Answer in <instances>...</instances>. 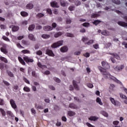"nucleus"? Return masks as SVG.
<instances>
[{"mask_svg":"<svg viewBox=\"0 0 127 127\" xmlns=\"http://www.w3.org/2000/svg\"><path fill=\"white\" fill-rule=\"evenodd\" d=\"M46 54H47V55H49V56H51L52 57H54V56H55V55L53 53V51L49 49L46 50Z\"/></svg>","mask_w":127,"mask_h":127,"instance_id":"obj_6","label":"nucleus"},{"mask_svg":"<svg viewBox=\"0 0 127 127\" xmlns=\"http://www.w3.org/2000/svg\"><path fill=\"white\" fill-rule=\"evenodd\" d=\"M101 34L102 35H105L106 36L110 35V33L106 30L102 31Z\"/></svg>","mask_w":127,"mask_h":127,"instance_id":"obj_25","label":"nucleus"},{"mask_svg":"<svg viewBox=\"0 0 127 127\" xmlns=\"http://www.w3.org/2000/svg\"><path fill=\"white\" fill-rule=\"evenodd\" d=\"M101 22H102L101 21H100L99 20H96L93 21L92 23H93V24H94L95 25H98V24H99V23H101Z\"/></svg>","mask_w":127,"mask_h":127,"instance_id":"obj_34","label":"nucleus"},{"mask_svg":"<svg viewBox=\"0 0 127 127\" xmlns=\"http://www.w3.org/2000/svg\"><path fill=\"white\" fill-rule=\"evenodd\" d=\"M6 114L7 115H8V116H10V117H12V116H13V114H12V113H11L9 111H6Z\"/></svg>","mask_w":127,"mask_h":127,"instance_id":"obj_49","label":"nucleus"},{"mask_svg":"<svg viewBox=\"0 0 127 127\" xmlns=\"http://www.w3.org/2000/svg\"><path fill=\"white\" fill-rule=\"evenodd\" d=\"M43 16H44V14H43L42 13H38L36 15V17L37 18H41V17H43Z\"/></svg>","mask_w":127,"mask_h":127,"instance_id":"obj_24","label":"nucleus"},{"mask_svg":"<svg viewBox=\"0 0 127 127\" xmlns=\"http://www.w3.org/2000/svg\"><path fill=\"white\" fill-rule=\"evenodd\" d=\"M34 28H35V25L34 24H32L30 25L29 27H28V30L29 31H32V30H33L34 29Z\"/></svg>","mask_w":127,"mask_h":127,"instance_id":"obj_22","label":"nucleus"},{"mask_svg":"<svg viewBox=\"0 0 127 127\" xmlns=\"http://www.w3.org/2000/svg\"><path fill=\"white\" fill-rule=\"evenodd\" d=\"M21 53H23V54H30V51L28 50H23L21 51Z\"/></svg>","mask_w":127,"mask_h":127,"instance_id":"obj_31","label":"nucleus"},{"mask_svg":"<svg viewBox=\"0 0 127 127\" xmlns=\"http://www.w3.org/2000/svg\"><path fill=\"white\" fill-rule=\"evenodd\" d=\"M69 108H70V109H78V107L73 103H70L69 105Z\"/></svg>","mask_w":127,"mask_h":127,"instance_id":"obj_20","label":"nucleus"},{"mask_svg":"<svg viewBox=\"0 0 127 127\" xmlns=\"http://www.w3.org/2000/svg\"><path fill=\"white\" fill-rule=\"evenodd\" d=\"M64 41L63 40L59 41L56 43H54L51 45L52 48H58L60 46H62L63 45Z\"/></svg>","mask_w":127,"mask_h":127,"instance_id":"obj_2","label":"nucleus"},{"mask_svg":"<svg viewBox=\"0 0 127 127\" xmlns=\"http://www.w3.org/2000/svg\"><path fill=\"white\" fill-rule=\"evenodd\" d=\"M28 23V22L27 20H24L22 22V25H27V24Z\"/></svg>","mask_w":127,"mask_h":127,"instance_id":"obj_50","label":"nucleus"},{"mask_svg":"<svg viewBox=\"0 0 127 127\" xmlns=\"http://www.w3.org/2000/svg\"><path fill=\"white\" fill-rule=\"evenodd\" d=\"M42 38H44V39H47V38H50V35H48V34H43L42 35Z\"/></svg>","mask_w":127,"mask_h":127,"instance_id":"obj_27","label":"nucleus"},{"mask_svg":"<svg viewBox=\"0 0 127 127\" xmlns=\"http://www.w3.org/2000/svg\"><path fill=\"white\" fill-rule=\"evenodd\" d=\"M43 29L45 31H50L53 30V28L50 26H45L43 27Z\"/></svg>","mask_w":127,"mask_h":127,"instance_id":"obj_11","label":"nucleus"},{"mask_svg":"<svg viewBox=\"0 0 127 127\" xmlns=\"http://www.w3.org/2000/svg\"><path fill=\"white\" fill-rule=\"evenodd\" d=\"M49 88L50 90H52V91H55V90H56V88H55V87L53 85H49Z\"/></svg>","mask_w":127,"mask_h":127,"instance_id":"obj_42","label":"nucleus"},{"mask_svg":"<svg viewBox=\"0 0 127 127\" xmlns=\"http://www.w3.org/2000/svg\"><path fill=\"white\" fill-rule=\"evenodd\" d=\"M44 101L46 103H50V99H49V98H46L44 99Z\"/></svg>","mask_w":127,"mask_h":127,"instance_id":"obj_62","label":"nucleus"},{"mask_svg":"<svg viewBox=\"0 0 127 127\" xmlns=\"http://www.w3.org/2000/svg\"><path fill=\"white\" fill-rule=\"evenodd\" d=\"M37 55H42V52L41 51H38L36 52Z\"/></svg>","mask_w":127,"mask_h":127,"instance_id":"obj_64","label":"nucleus"},{"mask_svg":"<svg viewBox=\"0 0 127 127\" xmlns=\"http://www.w3.org/2000/svg\"><path fill=\"white\" fill-rule=\"evenodd\" d=\"M93 47L94 48H95V49H98L99 48V45L96 44L93 45Z\"/></svg>","mask_w":127,"mask_h":127,"instance_id":"obj_61","label":"nucleus"},{"mask_svg":"<svg viewBox=\"0 0 127 127\" xmlns=\"http://www.w3.org/2000/svg\"><path fill=\"white\" fill-rule=\"evenodd\" d=\"M7 73L8 75V76H9V77H14L13 76V73H12V72H11L10 71L7 70Z\"/></svg>","mask_w":127,"mask_h":127,"instance_id":"obj_41","label":"nucleus"},{"mask_svg":"<svg viewBox=\"0 0 127 127\" xmlns=\"http://www.w3.org/2000/svg\"><path fill=\"white\" fill-rule=\"evenodd\" d=\"M0 60L1 61H2L3 62H4V63H7V59H6L5 58L0 57Z\"/></svg>","mask_w":127,"mask_h":127,"instance_id":"obj_33","label":"nucleus"},{"mask_svg":"<svg viewBox=\"0 0 127 127\" xmlns=\"http://www.w3.org/2000/svg\"><path fill=\"white\" fill-rule=\"evenodd\" d=\"M68 47L65 46L61 48L60 51L62 53H65V52H67L68 51Z\"/></svg>","mask_w":127,"mask_h":127,"instance_id":"obj_10","label":"nucleus"},{"mask_svg":"<svg viewBox=\"0 0 127 127\" xmlns=\"http://www.w3.org/2000/svg\"><path fill=\"white\" fill-rule=\"evenodd\" d=\"M22 43H23V44H24L25 45H29V44L28 43V42H27L26 40H23L22 41Z\"/></svg>","mask_w":127,"mask_h":127,"instance_id":"obj_48","label":"nucleus"},{"mask_svg":"<svg viewBox=\"0 0 127 127\" xmlns=\"http://www.w3.org/2000/svg\"><path fill=\"white\" fill-rule=\"evenodd\" d=\"M38 67H40V68H41L42 69H45V68L46 69L47 68V65L42 64L40 62L38 63Z\"/></svg>","mask_w":127,"mask_h":127,"instance_id":"obj_17","label":"nucleus"},{"mask_svg":"<svg viewBox=\"0 0 127 127\" xmlns=\"http://www.w3.org/2000/svg\"><path fill=\"white\" fill-rule=\"evenodd\" d=\"M117 23L119 25H120V26H123V27H127V23L124 21H118Z\"/></svg>","mask_w":127,"mask_h":127,"instance_id":"obj_12","label":"nucleus"},{"mask_svg":"<svg viewBox=\"0 0 127 127\" xmlns=\"http://www.w3.org/2000/svg\"><path fill=\"white\" fill-rule=\"evenodd\" d=\"M23 80L24 81V82H25V83H27V84H30V82H29V80H27V79H26L25 77L23 78Z\"/></svg>","mask_w":127,"mask_h":127,"instance_id":"obj_56","label":"nucleus"},{"mask_svg":"<svg viewBox=\"0 0 127 127\" xmlns=\"http://www.w3.org/2000/svg\"><path fill=\"white\" fill-rule=\"evenodd\" d=\"M109 100L111 102L112 104L114 105V106H115V107H120V106H121V103L118 101L116 100L115 98L110 97Z\"/></svg>","mask_w":127,"mask_h":127,"instance_id":"obj_3","label":"nucleus"},{"mask_svg":"<svg viewBox=\"0 0 127 127\" xmlns=\"http://www.w3.org/2000/svg\"><path fill=\"white\" fill-rule=\"evenodd\" d=\"M86 126H87V127H95V126L91 125V124L89 123H86Z\"/></svg>","mask_w":127,"mask_h":127,"instance_id":"obj_63","label":"nucleus"},{"mask_svg":"<svg viewBox=\"0 0 127 127\" xmlns=\"http://www.w3.org/2000/svg\"><path fill=\"white\" fill-rule=\"evenodd\" d=\"M2 39H3V40H5V41H7L8 42H10V40H9V39H8V38L6 37L5 36H3L2 37Z\"/></svg>","mask_w":127,"mask_h":127,"instance_id":"obj_38","label":"nucleus"},{"mask_svg":"<svg viewBox=\"0 0 127 127\" xmlns=\"http://www.w3.org/2000/svg\"><path fill=\"white\" fill-rule=\"evenodd\" d=\"M104 68L105 69H110V65H109V64L107 63L105 66H104Z\"/></svg>","mask_w":127,"mask_h":127,"instance_id":"obj_57","label":"nucleus"},{"mask_svg":"<svg viewBox=\"0 0 127 127\" xmlns=\"http://www.w3.org/2000/svg\"><path fill=\"white\" fill-rule=\"evenodd\" d=\"M62 34H63V33H62V32H59L56 33L54 34V37H55V38H58V37H59V36H61Z\"/></svg>","mask_w":127,"mask_h":127,"instance_id":"obj_18","label":"nucleus"},{"mask_svg":"<svg viewBox=\"0 0 127 127\" xmlns=\"http://www.w3.org/2000/svg\"><path fill=\"white\" fill-rule=\"evenodd\" d=\"M113 68L115 71H118V72H121L123 71L124 68H125V65L121 64L117 66L113 65Z\"/></svg>","mask_w":127,"mask_h":127,"instance_id":"obj_4","label":"nucleus"},{"mask_svg":"<svg viewBox=\"0 0 127 127\" xmlns=\"http://www.w3.org/2000/svg\"><path fill=\"white\" fill-rule=\"evenodd\" d=\"M100 114H101V115H103V116H104V117H109V114H108L107 112L104 111H101Z\"/></svg>","mask_w":127,"mask_h":127,"instance_id":"obj_32","label":"nucleus"},{"mask_svg":"<svg viewBox=\"0 0 127 127\" xmlns=\"http://www.w3.org/2000/svg\"><path fill=\"white\" fill-rule=\"evenodd\" d=\"M21 15L22 16H27V15H28V13L25 11L21 12Z\"/></svg>","mask_w":127,"mask_h":127,"instance_id":"obj_40","label":"nucleus"},{"mask_svg":"<svg viewBox=\"0 0 127 127\" xmlns=\"http://www.w3.org/2000/svg\"><path fill=\"white\" fill-rule=\"evenodd\" d=\"M80 54H81V52L80 51H76L75 52H74V55H76L77 56L80 55Z\"/></svg>","mask_w":127,"mask_h":127,"instance_id":"obj_55","label":"nucleus"},{"mask_svg":"<svg viewBox=\"0 0 127 127\" xmlns=\"http://www.w3.org/2000/svg\"><path fill=\"white\" fill-rule=\"evenodd\" d=\"M67 114L69 117H73V116H75L76 115V113L73 111H68Z\"/></svg>","mask_w":127,"mask_h":127,"instance_id":"obj_28","label":"nucleus"},{"mask_svg":"<svg viewBox=\"0 0 127 127\" xmlns=\"http://www.w3.org/2000/svg\"><path fill=\"white\" fill-rule=\"evenodd\" d=\"M10 28H12V31H17L19 29V27L17 26H10Z\"/></svg>","mask_w":127,"mask_h":127,"instance_id":"obj_14","label":"nucleus"},{"mask_svg":"<svg viewBox=\"0 0 127 127\" xmlns=\"http://www.w3.org/2000/svg\"><path fill=\"white\" fill-rule=\"evenodd\" d=\"M98 69L99 70H100V72H101L102 74L104 75L105 79L114 81V82L118 83L119 84L121 83V81L120 80H118L116 77L112 75L111 73H110V72L106 71V69H105V68L102 67L101 66H99Z\"/></svg>","mask_w":127,"mask_h":127,"instance_id":"obj_1","label":"nucleus"},{"mask_svg":"<svg viewBox=\"0 0 127 127\" xmlns=\"http://www.w3.org/2000/svg\"><path fill=\"white\" fill-rule=\"evenodd\" d=\"M0 51L1 52H3L4 54H7V51H6L5 49H3V48H1Z\"/></svg>","mask_w":127,"mask_h":127,"instance_id":"obj_45","label":"nucleus"},{"mask_svg":"<svg viewBox=\"0 0 127 127\" xmlns=\"http://www.w3.org/2000/svg\"><path fill=\"white\" fill-rule=\"evenodd\" d=\"M111 55H112L114 58H116V59L118 60L120 59V56H119V55H118L117 54H112Z\"/></svg>","mask_w":127,"mask_h":127,"instance_id":"obj_35","label":"nucleus"},{"mask_svg":"<svg viewBox=\"0 0 127 127\" xmlns=\"http://www.w3.org/2000/svg\"><path fill=\"white\" fill-rule=\"evenodd\" d=\"M65 36H67V37H74V34L67 33L65 34Z\"/></svg>","mask_w":127,"mask_h":127,"instance_id":"obj_39","label":"nucleus"},{"mask_svg":"<svg viewBox=\"0 0 127 127\" xmlns=\"http://www.w3.org/2000/svg\"><path fill=\"white\" fill-rule=\"evenodd\" d=\"M10 104L12 108H13V109H16V108H17V106H16V104H15V102L13 99H11L10 100Z\"/></svg>","mask_w":127,"mask_h":127,"instance_id":"obj_8","label":"nucleus"},{"mask_svg":"<svg viewBox=\"0 0 127 127\" xmlns=\"http://www.w3.org/2000/svg\"><path fill=\"white\" fill-rule=\"evenodd\" d=\"M75 5H76V6H78V5H80L81 2H80V1H79V0H77L75 1Z\"/></svg>","mask_w":127,"mask_h":127,"instance_id":"obj_54","label":"nucleus"},{"mask_svg":"<svg viewBox=\"0 0 127 127\" xmlns=\"http://www.w3.org/2000/svg\"><path fill=\"white\" fill-rule=\"evenodd\" d=\"M72 84L73 85V87L75 90L78 91L79 90V86L78 85V83L75 80H73Z\"/></svg>","mask_w":127,"mask_h":127,"instance_id":"obj_13","label":"nucleus"},{"mask_svg":"<svg viewBox=\"0 0 127 127\" xmlns=\"http://www.w3.org/2000/svg\"><path fill=\"white\" fill-rule=\"evenodd\" d=\"M0 112L2 115V116H3V117L5 116V111H4V110L1 108H0Z\"/></svg>","mask_w":127,"mask_h":127,"instance_id":"obj_37","label":"nucleus"},{"mask_svg":"<svg viewBox=\"0 0 127 127\" xmlns=\"http://www.w3.org/2000/svg\"><path fill=\"white\" fill-rule=\"evenodd\" d=\"M115 87H116V85H115V84H111L110 86V89H111L112 90H113V89H114V88H115Z\"/></svg>","mask_w":127,"mask_h":127,"instance_id":"obj_59","label":"nucleus"},{"mask_svg":"<svg viewBox=\"0 0 127 127\" xmlns=\"http://www.w3.org/2000/svg\"><path fill=\"white\" fill-rule=\"evenodd\" d=\"M47 11L49 14H52V10L51 9H47Z\"/></svg>","mask_w":127,"mask_h":127,"instance_id":"obj_58","label":"nucleus"},{"mask_svg":"<svg viewBox=\"0 0 127 127\" xmlns=\"http://www.w3.org/2000/svg\"><path fill=\"white\" fill-rule=\"evenodd\" d=\"M83 26H84V27H89V26H90V23L88 22H85L83 24Z\"/></svg>","mask_w":127,"mask_h":127,"instance_id":"obj_46","label":"nucleus"},{"mask_svg":"<svg viewBox=\"0 0 127 127\" xmlns=\"http://www.w3.org/2000/svg\"><path fill=\"white\" fill-rule=\"evenodd\" d=\"M83 56H84V57H86V58H88V57H90V53H86L83 54Z\"/></svg>","mask_w":127,"mask_h":127,"instance_id":"obj_51","label":"nucleus"},{"mask_svg":"<svg viewBox=\"0 0 127 127\" xmlns=\"http://www.w3.org/2000/svg\"><path fill=\"white\" fill-rule=\"evenodd\" d=\"M18 60L20 63V64H22V65L25 64V62H24V61H23L22 58H21V57H18Z\"/></svg>","mask_w":127,"mask_h":127,"instance_id":"obj_30","label":"nucleus"},{"mask_svg":"<svg viewBox=\"0 0 127 127\" xmlns=\"http://www.w3.org/2000/svg\"><path fill=\"white\" fill-rule=\"evenodd\" d=\"M94 40H88L87 42L85 43V45H91V44H93V43H94Z\"/></svg>","mask_w":127,"mask_h":127,"instance_id":"obj_29","label":"nucleus"},{"mask_svg":"<svg viewBox=\"0 0 127 127\" xmlns=\"http://www.w3.org/2000/svg\"><path fill=\"white\" fill-rule=\"evenodd\" d=\"M24 60L26 62V63H28L29 62L32 63L33 62V59L29 58V57L27 56H25L23 57Z\"/></svg>","mask_w":127,"mask_h":127,"instance_id":"obj_9","label":"nucleus"},{"mask_svg":"<svg viewBox=\"0 0 127 127\" xmlns=\"http://www.w3.org/2000/svg\"><path fill=\"white\" fill-rule=\"evenodd\" d=\"M31 112L32 114H34V115H35L36 114V110H35V109H34V108H32L31 109Z\"/></svg>","mask_w":127,"mask_h":127,"instance_id":"obj_53","label":"nucleus"},{"mask_svg":"<svg viewBox=\"0 0 127 127\" xmlns=\"http://www.w3.org/2000/svg\"><path fill=\"white\" fill-rule=\"evenodd\" d=\"M74 8H75V6H70L68 7V9L69 10H70V11H72V10H74Z\"/></svg>","mask_w":127,"mask_h":127,"instance_id":"obj_52","label":"nucleus"},{"mask_svg":"<svg viewBox=\"0 0 127 127\" xmlns=\"http://www.w3.org/2000/svg\"><path fill=\"white\" fill-rule=\"evenodd\" d=\"M23 90L25 91V92H30V89L27 87H24Z\"/></svg>","mask_w":127,"mask_h":127,"instance_id":"obj_47","label":"nucleus"},{"mask_svg":"<svg viewBox=\"0 0 127 127\" xmlns=\"http://www.w3.org/2000/svg\"><path fill=\"white\" fill-rule=\"evenodd\" d=\"M113 2H114V3H116V4H121V1H120V0H117V1H113Z\"/></svg>","mask_w":127,"mask_h":127,"instance_id":"obj_60","label":"nucleus"},{"mask_svg":"<svg viewBox=\"0 0 127 127\" xmlns=\"http://www.w3.org/2000/svg\"><path fill=\"white\" fill-rule=\"evenodd\" d=\"M81 40L85 44H86V42L89 41V38H88L87 37H83Z\"/></svg>","mask_w":127,"mask_h":127,"instance_id":"obj_23","label":"nucleus"},{"mask_svg":"<svg viewBox=\"0 0 127 127\" xmlns=\"http://www.w3.org/2000/svg\"><path fill=\"white\" fill-rule=\"evenodd\" d=\"M28 38L32 41H35L36 40L35 37H34V35H33L32 34H29Z\"/></svg>","mask_w":127,"mask_h":127,"instance_id":"obj_15","label":"nucleus"},{"mask_svg":"<svg viewBox=\"0 0 127 127\" xmlns=\"http://www.w3.org/2000/svg\"><path fill=\"white\" fill-rule=\"evenodd\" d=\"M58 1H60V4L61 6L65 7V6H68V2L63 0H57Z\"/></svg>","mask_w":127,"mask_h":127,"instance_id":"obj_5","label":"nucleus"},{"mask_svg":"<svg viewBox=\"0 0 127 127\" xmlns=\"http://www.w3.org/2000/svg\"><path fill=\"white\" fill-rule=\"evenodd\" d=\"M96 103H98L100 106H103V102H102V100L99 97H97L96 99Z\"/></svg>","mask_w":127,"mask_h":127,"instance_id":"obj_21","label":"nucleus"},{"mask_svg":"<svg viewBox=\"0 0 127 127\" xmlns=\"http://www.w3.org/2000/svg\"><path fill=\"white\" fill-rule=\"evenodd\" d=\"M87 86L88 88L92 89L94 87V85L92 83H87Z\"/></svg>","mask_w":127,"mask_h":127,"instance_id":"obj_43","label":"nucleus"},{"mask_svg":"<svg viewBox=\"0 0 127 127\" xmlns=\"http://www.w3.org/2000/svg\"><path fill=\"white\" fill-rule=\"evenodd\" d=\"M26 7L27 9H32V8H33V4L32 3L28 4Z\"/></svg>","mask_w":127,"mask_h":127,"instance_id":"obj_26","label":"nucleus"},{"mask_svg":"<svg viewBox=\"0 0 127 127\" xmlns=\"http://www.w3.org/2000/svg\"><path fill=\"white\" fill-rule=\"evenodd\" d=\"M89 121H93V122H96V121H98L99 120V118L96 116H91L90 118H88Z\"/></svg>","mask_w":127,"mask_h":127,"instance_id":"obj_16","label":"nucleus"},{"mask_svg":"<svg viewBox=\"0 0 127 127\" xmlns=\"http://www.w3.org/2000/svg\"><path fill=\"white\" fill-rule=\"evenodd\" d=\"M51 6L52 7H55L57 8H58V7H59V5L58 4V3L56 2V1H53L51 2Z\"/></svg>","mask_w":127,"mask_h":127,"instance_id":"obj_7","label":"nucleus"},{"mask_svg":"<svg viewBox=\"0 0 127 127\" xmlns=\"http://www.w3.org/2000/svg\"><path fill=\"white\" fill-rule=\"evenodd\" d=\"M53 80H54V81H55V82H56L57 83H61V80L57 77H54Z\"/></svg>","mask_w":127,"mask_h":127,"instance_id":"obj_36","label":"nucleus"},{"mask_svg":"<svg viewBox=\"0 0 127 127\" xmlns=\"http://www.w3.org/2000/svg\"><path fill=\"white\" fill-rule=\"evenodd\" d=\"M65 22L66 24H71L72 22V19L70 17H67L65 19Z\"/></svg>","mask_w":127,"mask_h":127,"instance_id":"obj_19","label":"nucleus"},{"mask_svg":"<svg viewBox=\"0 0 127 127\" xmlns=\"http://www.w3.org/2000/svg\"><path fill=\"white\" fill-rule=\"evenodd\" d=\"M120 97L121 99H123L124 100H127V97L125 95H124L123 94H120Z\"/></svg>","mask_w":127,"mask_h":127,"instance_id":"obj_44","label":"nucleus"}]
</instances>
